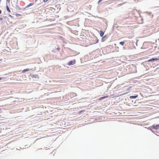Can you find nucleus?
Wrapping results in <instances>:
<instances>
[{"label":"nucleus","mask_w":159,"mask_h":159,"mask_svg":"<svg viewBox=\"0 0 159 159\" xmlns=\"http://www.w3.org/2000/svg\"><path fill=\"white\" fill-rule=\"evenodd\" d=\"M159 60V59L157 58H152L151 59H150L148 60V62H150L152 61H158Z\"/></svg>","instance_id":"obj_3"},{"label":"nucleus","mask_w":159,"mask_h":159,"mask_svg":"<svg viewBox=\"0 0 159 159\" xmlns=\"http://www.w3.org/2000/svg\"><path fill=\"white\" fill-rule=\"evenodd\" d=\"M7 2H10V0H7Z\"/></svg>","instance_id":"obj_15"},{"label":"nucleus","mask_w":159,"mask_h":159,"mask_svg":"<svg viewBox=\"0 0 159 159\" xmlns=\"http://www.w3.org/2000/svg\"><path fill=\"white\" fill-rule=\"evenodd\" d=\"M138 97V95H137L136 96H131L130 97V99H133V98H137Z\"/></svg>","instance_id":"obj_6"},{"label":"nucleus","mask_w":159,"mask_h":159,"mask_svg":"<svg viewBox=\"0 0 159 159\" xmlns=\"http://www.w3.org/2000/svg\"><path fill=\"white\" fill-rule=\"evenodd\" d=\"M29 70V69H25L22 71V73H24L26 71H28Z\"/></svg>","instance_id":"obj_8"},{"label":"nucleus","mask_w":159,"mask_h":159,"mask_svg":"<svg viewBox=\"0 0 159 159\" xmlns=\"http://www.w3.org/2000/svg\"><path fill=\"white\" fill-rule=\"evenodd\" d=\"M6 7H7V10H10L9 8L7 6Z\"/></svg>","instance_id":"obj_11"},{"label":"nucleus","mask_w":159,"mask_h":159,"mask_svg":"<svg viewBox=\"0 0 159 159\" xmlns=\"http://www.w3.org/2000/svg\"><path fill=\"white\" fill-rule=\"evenodd\" d=\"M91 6L90 5H89V7H88V8H89V9H91Z\"/></svg>","instance_id":"obj_13"},{"label":"nucleus","mask_w":159,"mask_h":159,"mask_svg":"<svg viewBox=\"0 0 159 159\" xmlns=\"http://www.w3.org/2000/svg\"><path fill=\"white\" fill-rule=\"evenodd\" d=\"M16 9L17 10H20V7L18 6H16Z\"/></svg>","instance_id":"obj_9"},{"label":"nucleus","mask_w":159,"mask_h":159,"mask_svg":"<svg viewBox=\"0 0 159 159\" xmlns=\"http://www.w3.org/2000/svg\"><path fill=\"white\" fill-rule=\"evenodd\" d=\"M48 0H43V2H46Z\"/></svg>","instance_id":"obj_14"},{"label":"nucleus","mask_w":159,"mask_h":159,"mask_svg":"<svg viewBox=\"0 0 159 159\" xmlns=\"http://www.w3.org/2000/svg\"><path fill=\"white\" fill-rule=\"evenodd\" d=\"M0 13H1V11H0Z\"/></svg>","instance_id":"obj_18"},{"label":"nucleus","mask_w":159,"mask_h":159,"mask_svg":"<svg viewBox=\"0 0 159 159\" xmlns=\"http://www.w3.org/2000/svg\"><path fill=\"white\" fill-rule=\"evenodd\" d=\"M2 79V78H0V80H1Z\"/></svg>","instance_id":"obj_17"},{"label":"nucleus","mask_w":159,"mask_h":159,"mask_svg":"<svg viewBox=\"0 0 159 159\" xmlns=\"http://www.w3.org/2000/svg\"><path fill=\"white\" fill-rule=\"evenodd\" d=\"M34 4V3H30L26 7V8L28 7H30V6L33 5Z\"/></svg>","instance_id":"obj_7"},{"label":"nucleus","mask_w":159,"mask_h":159,"mask_svg":"<svg viewBox=\"0 0 159 159\" xmlns=\"http://www.w3.org/2000/svg\"><path fill=\"white\" fill-rule=\"evenodd\" d=\"M9 12H10V10H9V11H8Z\"/></svg>","instance_id":"obj_21"},{"label":"nucleus","mask_w":159,"mask_h":159,"mask_svg":"<svg viewBox=\"0 0 159 159\" xmlns=\"http://www.w3.org/2000/svg\"><path fill=\"white\" fill-rule=\"evenodd\" d=\"M108 96H104V97H102L100 98H99V100H101L103 99L108 98Z\"/></svg>","instance_id":"obj_4"},{"label":"nucleus","mask_w":159,"mask_h":159,"mask_svg":"<svg viewBox=\"0 0 159 159\" xmlns=\"http://www.w3.org/2000/svg\"><path fill=\"white\" fill-rule=\"evenodd\" d=\"M57 49H58V50H59V48H57Z\"/></svg>","instance_id":"obj_20"},{"label":"nucleus","mask_w":159,"mask_h":159,"mask_svg":"<svg viewBox=\"0 0 159 159\" xmlns=\"http://www.w3.org/2000/svg\"><path fill=\"white\" fill-rule=\"evenodd\" d=\"M124 44V42H120V44L122 45V46H123Z\"/></svg>","instance_id":"obj_10"},{"label":"nucleus","mask_w":159,"mask_h":159,"mask_svg":"<svg viewBox=\"0 0 159 159\" xmlns=\"http://www.w3.org/2000/svg\"><path fill=\"white\" fill-rule=\"evenodd\" d=\"M76 61L75 60L70 61H69L68 63V65L69 66H71L74 65Z\"/></svg>","instance_id":"obj_2"},{"label":"nucleus","mask_w":159,"mask_h":159,"mask_svg":"<svg viewBox=\"0 0 159 159\" xmlns=\"http://www.w3.org/2000/svg\"><path fill=\"white\" fill-rule=\"evenodd\" d=\"M104 32L102 30H100V34L101 37H102L103 36L104 34Z\"/></svg>","instance_id":"obj_5"},{"label":"nucleus","mask_w":159,"mask_h":159,"mask_svg":"<svg viewBox=\"0 0 159 159\" xmlns=\"http://www.w3.org/2000/svg\"><path fill=\"white\" fill-rule=\"evenodd\" d=\"M18 15H20L17 14V16H18Z\"/></svg>","instance_id":"obj_19"},{"label":"nucleus","mask_w":159,"mask_h":159,"mask_svg":"<svg viewBox=\"0 0 159 159\" xmlns=\"http://www.w3.org/2000/svg\"><path fill=\"white\" fill-rule=\"evenodd\" d=\"M102 0H99L98 1V3H100V2H101L102 1Z\"/></svg>","instance_id":"obj_12"},{"label":"nucleus","mask_w":159,"mask_h":159,"mask_svg":"<svg viewBox=\"0 0 159 159\" xmlns=\"http://www.w3.org/2000/svg\"><path fill=\"white\" fill-rule=\"evenodd\" d=\"M0 20H2V18H0Z\"/></svg>","instance_id":"obj_16"},{"label":"nucleus","mask_w":159,"mask_h":159,"mask_svg":"<svg viewBox=\"0 0 159 159\" xmlns=\"http://www.w3.org/2000/svg\"><path fill=\"white\" fill-rule=\"evenodd\" d=\"M159 129V125H153L150 127V129L152 130V129Z\"/></svg>","instance_id":"obj_1"},{"label":"nucleus","mask_w":159,"mask_h":159,"mask_svg":"<svg viewBox=\"0 0 159 159\" xmlns=\"http://www.w3.org/2000/svg\"><path fill=\"white\" fill-rule=\"evenodd\" d=\"M0 110H1L0 109Z\"/></svg>","instance_id":"obj_22"}]
</instances>
